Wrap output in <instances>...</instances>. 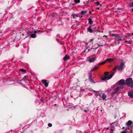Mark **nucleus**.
I'll use <instances>...</instances> for the list:
<instances>
[{
    "label": "nucleus",
    "mask_w": 133,
    "mask_h": 133,
    "mask_svg": "<svg viewBox=\"0 0 133 133\" xmlns=\"http://www.w3.org/2000/svg\"><path fill=\"white\" fill-rule=\"evenodd\" d=\"M89 80L92 83H95L94 80H93L92 78H91L89 79Z\"/></svg>",
    "instance_id": "obj_27"
},
{
    "label": "nucleus",
    "mask_w": 133,
    "mask_h": 133,
    "mask_svg": "<svg viewBox=\"0 0 133 133\" xmlns=\"http://www.w3.org/2000/svg\"><path fill=\"white\" fill-rule=\"evenodd\" d=\"M89 110H88V109H87V110H85L84 111V112H89Z\"/></svg>",
    "instance_id": "obj_35"
},
{
    "label": "nucleus",
    "mask_w": 133,
    "mask_h": 133,
    "mask_svg": "<svg viewBox=\"0 0 133 133\" xmlns=\"http://www.w3.org/2000/svg\"><path fill=\"white\" fill-rule=\"evenodd\" d=\"M96 26H95V27H94V28H96Z\"/></svg>",
    "instance_id": "obj_46"
},
{
    "label": "nucleus",
    "mask_w": 133,
    "mask_h": 133,
    "mask_svg": "<svg viewBox=\"0 0 133 133\" xmlns=\"http://www.w3.org/2000/svg\"><path fill=\"white\" fill-rule=\"evenodd\" d=\"M92 58H90L89 60V61L90 63L93 62L95 61V59L97 57L95 54L92 55Z\"/></svg>",
    "instance_id": "obj_6"
},
{
    "label": "nucleus",
    "mask_w": 133,
    "mask_h": 133,
    "mask_svg": "<svg viewBox=\"0 0 133 133\" xmlns=\"http://www.w3.org/2000/svg\"><path fill=\"white\" fill-rule=\"evenodd\" d=\"M98 95L100 97H101V94L98 93Z\"/></svg>",
    "instance_id": "obj_39"
},
{
    "label": "nucleus",
    "mask_w": 133,
    "mask_h": 133,
    "mask_svg": "<svg viewBox=\"0 0 133 133\" xmlns=\"http://www.w3.org/2000/svg\"><path fill=\"white\" fill-rule=\"evenodd\" d=\"M128 87H130L131 88L133 87V81L127 82L125 83Z\"/></svg>",
    "instance_id": "obj_7"
},
{
    "label": "nucleus",
    "mask_w": 133,
    "mask_h": 133,
    "mask_svg": "<svg viewBox=\"0 0 133 133\" xmlns=\"http://www.w3.org/2000/svg\"><path fill=\"white\" fill-rule=\"evenodd\" d=\"M129 5L130 7H133V2L129 3Z\"/></svg>",
    "instance_id": "obj_26"
},
{
    "label": "nucleus",
    "mask_w": 133,
    "mask_h": 133,
    "mask_svg": "<svg viewBox=\"0 0 133 133\" xmlns=\"http://www.w3.org/2000/svg\"><path fill=\"white\" fill-rule=\"evenodd\" d=\"M86 12L87 11L86 10H83L81 11V15H83L86 14Z\"/></svg>",
    "instance_id": "obj_24"
},
{
    "label": "nucleus",
    "mask_w": 133,
    "mask_h": 133,
    "mask_svg": "<svg viewBox=\"0 0 133 133\" xmlns=\"http://www.w3.org/2000/svg\"><path fill=\"white\" fill-rule=\"evenodd\" d=\"M87 30L90 33H92V31L91 28V26H90L89 28H88Z\"/></svg>",
    "instance_id": "obj_18"
},
{
    "label": "nucleus",
    "mask_w": 133,
    "mask_h": 133,
    "mask_svg": "<svg viewBox=\"0 0 133 133\" xmlns=\"http://www.w3.org/2000/svg\"><path fill=\"white\" fill-rule=\"evenodd\" d=\"M96 4L97 5H99L100 4L98 2H97Z\"/></svg>",
    "instance_id": "obj_37"
},
{
    "label": "nucleus",
    "mask_w": 133,
    "mask_h": 133,
    "mask_svg": "<svg viewBox=\"0 0 133 133\" xmlns=\"http://www.w3.org/2000/svg\"><path fill=\"white\" fill-rule=\"evenodd\" d=\"M124 63L123 62L121 63L119 66L117 65V66L118 67V69L119 70H121L124 67Z\"/></svg>",
    "instance_id": "obj_9"
},
{
    "label": "nucleus",
    "mask_w": 133,
    "mask_h": 133,
    "mask_svg": "<svg viewBox=\"0 0 133 133\" xmlns=\"http://www.w3.org/2000/svg\"><path fill=\"white\" fill-rule=\"evenodd\" d=\"M93 26H94L95 25H93Z\"/></svg>",
    "instance_id": "obj_47"
},
{
    "label": "nucleus",
    "mask_w": 133,
    "mask_h": 133,
    "mask_svg": "<svg viewBox=\"0 0 133 133\" xmlns=\"http://www.w3.org/2000/svg\"><path fill=\"white\" fill-rule=\"evenodd\" d=\"M106 62V61H105V60L103 62L101 63H100L99 64V65H103Z\"/></svg>",
    "instance_id": "obj_25"
},
{
    "label": "nucleus",
    "mask_w": 133,
    "mask_h": 133,
    "mask_svg": "<svg viewBox=\"0 0 133 133\" xmlns=\"http://www.w3.org/2000/svg\"><path fill=\"white\" fill-rule=\"evenodd\" d=\"M41 101L42 102H43V101L42 100H41Z\"/></svg>",
    "instance_id": "obj_42"
},
{
    "label": "nucleus",
    "mask_w": 133,
    "mask_h": 133,
    "mask_svg": "<svg viewBox=\"0 0 133 133\" xmlns=\"http://www.w3.org/2000/svg\"><path fill=\"white\" fill-rule=\"evenodd\" d=\"M56 40H57V42H59V40H58V39H56Z\"/></svg>",
    "instance_id": "obj_41"
},
{
    "label": "nucleus",
    "mask_w": 133,
    "mask_h": 133,
    "mask_svg": "<svg viewBox=\"0 0 133 133\" xmlns=\"http://www.w3.org/2000/svg\"><path fill=\"white\" fill-rule=\"evenodd\" d=\"M94 38H92L91 39H90V40L89 41V42L90 43L92 42L94 40Z\"/></svg>",
    "instance_id": "obj_31"
},
{
    "label": "nucleus",
    "mask_w": 133,
    "mask_h": 133,
    "mask_svg": "<svg viewBox=\"0 0 133 133\" xmlns=\"http://www.w3.org/2000/svg\"><path fill=\"white\" fill-rule=\"evenodd\" d=\"M108 74V72H105L104 73V76L102 78V80L103 81H106L111 79L115 74V72H112L110 75H109Z\"/></svg>",
    "instance_id": "obj_1"
},
{
    "label": "nucleus",
    "mask_w": 133,
    "mask_h": 133,
    "mask_svg": "<svg viewBox=\"0 0 133 133\" xmlns=\"http://www.w3.org/2000/svg\"><path fill=\"white\" fill-rule=\"evenodd\" d=\"M97 9H99V8H97Z\"/></svg>",
    "instance_id": "obj_44"
},
{
    "label": "nucleus",
    "mask_w": 133,
    "mask_h": 133,
    "mask_svg": "<svg viewBox=\"0 0 133 133\" xmlns=\"http://www.w3.org/2000/svg\"><path fill=\"white\" fill-rule=\"evenodd\" d=\"M72 16L73 18H76L78 17V16L77 15L74 14H72Z\"/></svg>",
    "instance_id": "obj_23"
},
{
    "label": "nucleus",
    "mask_w": 133,
    "mask_h": 133,
    "mask_svg": "<svg viewBox=\"0 0 133 133\" xmlns=\"http://www.w3.org/2000/svg\"><path fill=\"white\" fill-rule=\"evenodd\" d=\"M128 95L130 97L133 98V94L132 91H129L128 92Z\"/></svg>",
    "instance_id": "obj_12"
},
{
    "label": "nucleus",
    "mask_w": 133,
    "mask_h": 133,
    "mask_svg": "<svg viewBox=\"0 0 133 133\" xmlns=\"http://www.w3.org/2000/svg\"><path fill=\"white\" fill-rule=\"evenodd\" d=\"M89 79L92 78V75L91 74H90V73L89 74Z\"/></svg>",
    "instance_id": "obj_30"
},
{
    "label": "nucleus",
    "mask_w": 133,
    "mask_h": 133,
    "mask_svg": "<svg viewBox=\"0 0 133 133\" xmlns=\"http://www.w3.org/2000/svg\"><path fill=\"white\" fill-rule=\"evenodd\" d=\"M131 11H133V8H132V9H131Z\"/></svg>",
    "instance_id": "obj_43"
},
{
    "label": "nucleus",
    "mask_w": 133,
    "mask_h": 133,
    "mask_svg": "<svg viewBox=\"0 0 133 133\" xmlns=\"http://www.w3.org/2000/svg\"><path fill=\"white\" fill-rule=\"evenodd\" d=\"M128 132V133H130L129 132H128L127 131V129H125L124 131L121 132V133H126Z\"/></svg>",
    "instance_id": "obj_28"
},
{
    "label": "nucleus",
    "mask_w": 133,
    "mask_h": 133,
    "mask_svg": "<svg viewBox=\"0 0 133 133\" xmlns=\"http://www.w3.org/2000/svg\"><path fill=\"white\" fill-rule=\"evenodd\" d=\"M98 67L97 66H95L93 68H92L91 70V71H95L98 68Z\"/></svg>",
    "instance_id": "obj_19"
},
{
    "label": "nucleus",
    "mask_w": 133,
    "mask_h": 133,
    "mask_svg": "<svg viewBox=\"0 0 133 133\" xmlns=\"http://www.w3.org/2000/svg\"><path fill=\"white\" fill-rule=\"evenodd\" d=\"M69 56L67 55H66L63 58V59L64 60H66L67 59H69Z\"/></svg>",
    "instance_id": "obj_17"
},
{
    "label": "nucleus",
    "mask_w": 133,
    "mask_h": 133,
    "mask_svg": "<svg viewBox=\"0 0 133 133\" xmlns=\"http://www.w3.org/2000/svg\"><path fill=\"white\" fill-rule=\"evenodd\" d=\"M98 47L99 46V44H98Z\"/></svg>",
    "instance_id": "obj_45"
},
{
    "label": "nucleus",
    "mask_w": 133,
    "mask_h": 133,
    "mask_svg": "<svg viewBox=\"0 0 133 133\" xmlns=\"http://www.w3.org/2000/svg\"><path fill=\"white\" fill-rule=\"evenodd\" d=\"M106 95L105 93H104L102 94L101 97L104 100L106 99Z\"/></svg>",
    "instance_id": "obj_14"
},
{
    "label": "nucleus",
    "mask_w": 133,
    "mask_h": 133,
    "mask_svg": "<svg viewBox=\"0 0 133 133\" xmlns=\"http://www.w3.org/2000/svg\"><path fill=\"white\" fill-rule=\"evenodd\" d=\"M132 123L131 121L129 120L126 123V125L127 127V128L129 129H130V131L132 132Z\"/></svg>",
    "instance_id": "obj_3"
},
{
    "label": "nucleus",
    "mask_w": 133,
    "mask_h": 133,
    "mask_svg": "<svg viewBox=\"0 0 133 133\" xmlns=\"http://www.w3.org/2000/svg\"><path fill=\"white\" fill-rule=\"evenodd\" d=\"M120 89V87H117L115 88L114 91L111 93L112 95H114L117 92L118 90Z\"/></svg>",
    "instance_id": "obj_8"
},
{
    "label": "nucleus",
    "mask_w": 133,
    "mask_h": 133,
    "mask_svg": "<svg viewBox=\"0 0 133 133\" xmlns=\"http://www.w3.org/2000/svg\"><path fill=\"white\" fill-rule=\"evenodd\" d=\"M117 123L116 122H114L111 124V126L112 127H114L117 125Z\"/></svg>",
    "instance_id": "obj_13"
},
{
    "label": "nucleus",
    "mask_w": 133,
    "mask_h": 133,
    "mask_svg": "<svg viewBox=\"0 0 133 133\" xmlns=\"http://www.w3.org/2000/svg\"><path fill=\"white\" fill-rule=\"evenodd\" d=\"M132 42V40H130V41H127V40H126V41H124V42L125 43H128V44H131V42Z\"/></svg>",
    "instance_id": "obj_22"
},
{
    "label": "nucleus",
    "mask_w": 133,
    "mask_h": 133,
    "mask_svg": "<svg viewBox=\"0 0 133 133\" xmlns=\"http://www.w3.org/2000/svg\"><path fill=\"white\" fill-rule=\"evenodd\" d=\"M132 36H133V33H132L126 34L125 35L123 36V40H125L126 38H128V37Z\"/></svg>",
    "instance_id": "obj_5"
},
{
    "label": "nucleus",
    "mask_w": 133,
    "mask_h": 133,
    "mask_svg": "<svg viewBox=\"0 0 133 133\" xmlns=\"http://www.w3.org/2000/svg\"><path fill=\"white\" fill-rule=\"evenodd\" d=\"M118 87H120V89H123L124 88L123 87V86Z\"/></svg>",
    "instance_id": "obj_36"
},
{
    "label": "nucleus",
    "mask_w": 133,
    "mask_h": 133,
    "mask_svg": "<svg viewBox=\"0 0 133 133\" xmlns=\"http://www.w3.org/2000/svg\"><path fill=\"white\" fill-rule=\"evenodd\" d=\"M105 37L106 38L107 37V36H103V37H104L103 38L105 39V38H105Z\"/></svg>",
    "instance_id": "obj_40"
},
{
    "label": "nucleus",
    "mask_w": 133,
    "mask_h": 133,
    "mask_svg": "<svg viewBox=\"0 0 133 133\" xmlns=\"http://www.w3.org/2000/svg\"><path fill=\"white\" fill-rule=\"evenodd\" d=\"M110 130L111 131L110 133H113V130L112 129H111Z\"/></svg>",
    "instance_id": "obj_38"
},
{
    "label": "nucleus",
    "mask_w": 133,
    "mask_h": 133,
    "mask_svg": "<svg viewBox=\"0 0 133 133\" xmlns=\"http://www.w3.org/2000/svg\"><path fill=\"white\" fill-rule=\"evenodd\" d=\"M80 0H74V2L76 3H79Z\"/></svg>",
    "instance_id": "obj_32"
},
{
    "label": "nucleus",
    "mask_w": 133,
    "mask_h": 133,
    "mask_svg": "<svg viewBox=\"0 0 133 133\" xmlns=\"http://www.w3.org/2000/svg\"><path fill=\"white\" fill-rule=\"evenodd\" d=\"M39 32V31H36L32 33L33 32H29L28 31L27 32L28 34L29 35H31V37L32 38H35L36 37V34L38 32Z\"/></svg>",
    "instance_id": "obj_4"
},
{
    "label": "nucleus",
    "mask_w": 133,
    "mask_h": 133,
    "mask_svg": "<svg viewBox=\"0 0 133 133\" xmlns=\"http://www.w3.org/2000/svg\"><path fill=\"white\" fill-rule=\"evenodd\" d=\"M42 82L43 84H44L45 87H47L48 86V84L47 82V81L44 79L42 80Z\"/></svg>",
    "instance_id": "obj_11"
},
{
    "label": "nucleus",
    "mask_w": 133,
    "mask_h": 133,
    "mask_svg": "<svg viewBox=\"0 0 133 133\" xmlns=\"http://www.w3.org/2000/svg\"><path fill=\"white\" fill-rule=\"evenodd\" d=\"M88 21L89 23V24L90 25H91L93 22V21H92V19L90 18H89L88 19Z\"/></svg>",
    "instance_id": "obj_20"
},
{
    "label": "nucleus",
    "mask_w": 133,
    "mask_h": 133,
    "mask_svg": "<svg viewBox=\"0 0 133 133\" xmlns=\"http://www.w3.org/2000/svg\"><path fill=\"white\" fill-rule=\"evenodd\" d=\"M20 70L23 72H25L26 71L25 70H24L23 69H20Z\"/></svg>",
    "instance_id": "obj_29"
},
{
    "label": "nucleus",
    "mask_w": 133,
    "mask_h": 133,
    "mask_svg": "<svg viewBox=\"0 0 133 133\" xmlns=\"http://www.w3.org/2000/svg\"><path fill=\"white\" fill-rule=\"evenodd\" d=\"M109 35H111L115 37V39L118 42L122 41V37L119 34H109Z\"/></svg>",
    "instance_id": "obj_2"
},
{
    "label": "nucleus",
    "mask_w": 133,
    "mask_h": 133,
    "mask_svg": "<svg viewBox=\"0 0 133 133\" xmlns=\"http://www.w3.org/2000/svg\"><path fill=\"white\" fill-rule=\"evenodd\" d=\"M48 125L49 127H51L52 126V124L51 123H49L48 124Z\"/></svg>",
    "instance_id": "obj_33"
},
{
    "label": "nucleus",
    "mask_w": 133,
    "mask_h": 133,
    "mask_svg": "<svg viewBox=\"0 0 133 133\" xmlns=\"http://www.w3.org/2000/svg\"><path fill=\"white\" fill-rule=\"evenodd\" d=\"M132 78L131 77H129L128 78H127L125 80V81L126 82V83L127 82H129L131 81H132Z\"/></svg>",
    "instance_id": "obj_16"
},
{
    "label": "nucleus",
    "mask_w": 133,
    "mask_h": 133,
    "mask_svg": "<svg viewBox=\"0 0 133 133\" xmlns=\"http://www.w3.org/2000/svg\"><path fill=\"white\" fill-rule=\"evenodd\" d=\"M118 67L117 66H116L115 68H114L112 70V72H114L115 73V71H116L117 69H118Z\"/></svg>",
    "instance_id": "obj_21"
},
{
    "label": "nucleus",
    "mask_w": 133,
    "mask_h": 133,
    "mask_svg": "<svg viewBox=\"0 0 133 133\" xmlns=\"http://www.w3.org/2000/svg\"><path fill=\"white\" fill-rule=\"evenodd\" d=\"M126 83L124 81V79H121L117 83L118 84H121L123 85L124 84H125Z\"/></svg>",
    "instance_id": "obj_10"
},
{
    "label": "nucleus",
    "mask_w": 133,
    "mask_h": 133,
    "mask_svg": "<svg viewBox=\"0 0 133 133\" xmlns=\"http://www.w3.org/2000/svg\"><path fill=\"white\" fill-rule=\"evenodd\" d=\"M92 91L94 93H97L98 92V91H96L94 90L93 89H92Z\"/></svg>",
    "instance_id": "obj_34"
},
{
    "label": "nucleus",
    "mask_w": 133,
    "mask_h": 133,
    "mask_svg": "<svg viewBox=\"0 0 133 133\" xmlns=\"http://www.w3.org/2000/svg\"><path fill=\"white\" fill-rule=\"evenodd\" d=\"M113 60V58H108L105 60V61L107 62H112Z\"/></svg>",
    "instance_id": "obj_15"
}]
</instances>
